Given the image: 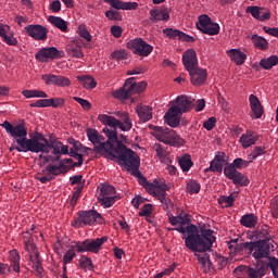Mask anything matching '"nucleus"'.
<instances>
[{
    "label": "nucleus",
    "instance_id": "20e7f679",
    "mask_svg": "<svg viewBox=\"0 0 278 278\" xmlns=\"http://www.w3.org/2000/svg\"><path fill=\"white\" fill-rule=\"evenodd\" d=\"M113 153H117V162L119 166H124L126 170L135 173L140 168V156L134 150L127 149L122 141H117V146L113 148Z\"/></svg>",
    "mask_w": 278,
    "mask_h": 278
},
{
    "label": "nucleus",
    "instance_id": "4c0bfd02",
    "mask_svg": "<svg viewBox=\"0 0 278 278\" xmlns=\"http://www.w3.org/2000/svg\"><path fill=\"white\" fill-rule=\"evenodd\" d=\"M194 255L199 264L201 265V269L203 270V273H212L214 270V264H212V261L210 260V254L195 253Z\"/></svg>",
    "mask_w": 278,
    "mask_h": 278
},
{
    "label": "nucleus",
    "instance_id": "37998d69",
    "mask_svg": "<svg viewBox=\"0 0 278 278\" xmlns=\"http://www.w3.org/2000/svg\"><path fill=\"white\" fill-rule=\"evenodd\" d=\"M98 121L102 123V125L111 127V129H117L118 119L112 115L100 114L98 115Z\"/></svg>",
    "mask_w": 278,
    "mask_h": 278
},
{
    "label": "nucleus",
    "instance_id": "4be33fe9",
    "mask_svg": "<svg viewBox=\"0 0 278 278\" xmlns=\"http://www.w3.org/2000/svg\"><path fill=\"white\" fill-rule=\"evenodd\" d=\"M245 12L251 14L253 18H256V21H260L261 23H264V21H270L271 14L270 10L267 8L251 5L245 9Z\"/></svg>",
    "mask_w": 278,
    "mask_h": 278
},
{
    "label": "nucleus",
    "instance_id": "ea45409f",
    "mask_svg": "<svg viewBox=\"0 0 278 278\" xmlns=\"http://www.w3.org/2000/svg\"><path fill=\"white\" fill-rule=\"evenodd\" d=\"M77 81L86 88V90H94L97 88V80L91 75H81L76 77Z\"/></svg>",
    "mask_w": 278,
    "mask_h": 278
},
{
    "label": "nucleus",
    "instance_id": "79ce46f5",
    "mask_svg": "<svg viewBox=\"0 0 278 278\" xmlns=\"http://www.w3.org/2000/svg\"><path fill=\"white\" fill-rule=\"evenodd\" d=\"M260 66L263 67L264 71H271L274 66H278V55L273 54L268 58H264L260 61Z\"/></svg>",
    "mask_w": 278,
    "mask_h": 278
},
{
    "label": "nucleus",
    "instance_id": "8fccbe9b",
    "mask_svg": "<svg viewBox=\"0 0 278 278\" xmlns=\"http://www.w3.org/2000/svg\"><path fill=\"white\" fill-rule=\"evenodd\" d=\"M100 195L99 199L108 198V197H116V188L112 185H100Z\"/></svg>",
    "mask_w": 278,
    "mask_h": 278
},
{
    "label": "nucleus",
    "instance_id": "c9c22d12",
    "mask_svg": "<svg viewBox=\"0 0 278 278\" xmlns=\"http://www.w3.org/2000/svg\"><path fill=\"white\" fill-rule=\"evenodd\" d=\"M62 173H68V166L50 164L42 169L41 175H48L49 177H52V179H55V177L62 175Z\"/></svg>",
    "mask_w": 278,
    "mask_h": 278
},
{
    "label": "nucleus",
    "instance_id": "c03bdc74",
    "mask_svg": "<svg viewBox=\"0 0 278 278\" xmlns=\"http://www.w3.org/2000/svg\"><path fill=\"white\" fill-rule=\"evenodd\" d=\"M178 164L182 170V173H188L192 166H194V163H192V156L190 154H184L178 159Z\"/></svg>",
    "mask_w": 278,
    "mask_h": 278
},
{
    "label": "nucleus",
    "instance_id": "b1692460",
    "mask_svg": "<svg viewBox=\"0 0 278 278\" xmlns=\"http://www.w3.org/2000/svg\"><path fill=\"white\" fill-rule=\"evenodd\" d=\"M152 149L153 151H155L156 157L161 162V164H173L175 156L170 154L168 148L162 146V143H154Z\"/></svg>",
    "mask_w": 278,
    "mask_h": 278
},
{
    "label": "nucleus",
    "instance_id": "393cba45",
    "mask_svg": "<svg viewBox=\"0 0 278 278\" xmlns=\"http://www.w3.org/2000/svg\"><path fill=\"white\" fill-rule=\"evenodd\" d=\"M182 64L188 72L199 68V59L197 58V51L194 49H188L184 52Z\"/></svg>",
    "mask_w": 278,
    "mask_h": 278
},
{
    "label": "nucleus",
    "instance_id": "473e14b6",
    "mask_svg": "<svg viewBox=\"0 0 278 278\" xmlns=\"http://www.w3.org/2000/svg\"><path fill=\"white\" fill-rule=\"evenodd\" d=\"M151 23H160V21H170L168 9H152L150 10Z\"/></svg>",
    "mask_w": 278,
    "mask_h": 278
},
{
    "label": "nucleus",
    "instance_id": "412c9836",
    "mask_svg": "<svg viewBox=\"0 0 278 278\" xmlns=\"http://www.w3.org/2000/svg\"><path fill=\"white\" fill-rule=\"evenodd\" d=\"M114 115L117 116V129L121 131H131L134 127V122L131 116L126 111H116Z\"/></svg>",
    "mask_w": 278,
    "mask_h": 278
},
{
    "label": "nucleus",
    "instance_id": "ddd939ff",
    "mask_svg": "<svg viewBox=\"0 0 278 278\" xmlns=\"http://www.w3.org/2000/svg\"><path fill=\"white\" fill-rule=\"evenodd\" d=\"M24 31L33 40L45 42L49 38V28L40 24H29L24 28Z\"/></svg>",
    "mask_w": 278,
    "mask_h": 278
},
{
    "label": "nucleus",
    "instance_id": "a19ab883",
    "mask_svg": "<svg viewBox=\"0 0 278 278\" xmlns=\"http://www.w3.org/2000/svg\"><path fill=\"white\" fill-rule=\"evenodd\" d=\"M257 216L253 213H250L241 217L240 225H242V227H247L248 229H253L257 226Z\"/></svg>",
    "mask_w": 278,
    "mask_h": 278
},
{
    "label": "nucleus",
    "instance_id": "58836bf2",
    "mask_svg": "<svg viewBox=\"0 0 278 278\" xmlns=\"http://www.w3.org/2000/svg\"><path fill=\"white\" fill-rule=\"evenodd\" d=\"M136 112L142 123H147L153 118V109L149 105H137Z\"/></svg>",
    "mask_w": 278,
    "mask_h": 278
},
{
    "label": "nucleus",
    "instance_id": "2eb2a0df",
    "mask_svg": "<svg viewBox=\"0 0 278 278\" xmlns=\"http://www.w3.org/2000/svg\"><path fill=\"white\" fill-rule=\"evenodd\" d=\"M65 55L64 50H58L55 47H49L39 50L35 58L38 62H47V60H60Z\"/></svg>",
    "mask_w": 278,
    "mask_h": 278
},
{
    "label": "nucleus",
    "instance_id": "774afa93",
    "mask_svg": "<svg viewBox=\"0 0 278 278\" xmlns=\"http://www.w3.org/2000/svg\"><path fill=\"white\" fill-rule=\"evenodd\" d=\"M269 268L271 273L274 274L275 278H278V260L273 257L269 260Z\"/></svg>",
    "mask_w": 278,
    "mask_h": 278
},
{
    "label": "nucleus",
    "instance_id": "cd10ccee",
    "mask_svg": "<svg viewBox=\"0 0 278 278\" xmlns=\"http://www.w3.org/2000/svg\"><path fill=\"white\" fill-rule=\"evenodd\" d=\"M250 110L252 112L251 117L254 119L262 118L264 116V106L260 101V98L255 94L249 96Z\"/></svg>",
    "mask_w": 278,
    "mask_h": 278
},
{
    "label": "nucleus",
    "instance_id": "c756f323",
    "mask_svg": "<svg viewBox=\"0 0 278 278\" xmlns=\"http://www.w3.org/2000/svg\"><path fill=\"white\" fill-rule=\"evenodd\" d=\"M257 140H260V136L257 135V132L253 130H247L239 138V143L241 144L242 149H249L257 144Z\"/></svg>",
    "mask_w": 278,
    "mask_h": 278
},
{
    "label": "nucleus",
    "instance_id": "09e8293b",
    "mask_svg": "<svg viewBox=\"0 0 278 278\" xmlns=\"http://www.w3.org/2000/svg\"><path fill=\"white\" fill-rule=\"evenodd\" d=\"M78 266L85 271L94 270V263H92V258L88 257L87 255H80L78 260Z\"/></svg>",
    "mask_w": 278,
    "mask_h": 278
},
{
    "label": "nucleus",
    "instance_id": "bb28decb",
    "mask_svg": "<svg viewBox=\"0 0 278 278\" xmlns=\"http://www.w3.org/2000/svg\"><path fill=\"white\" fill-rule=\"evenodd\" d=\"M0 38L9 47H16L18 45V39L14 37V31H12V28L8 24L0 23Z\"/></svg>",
    "mask_w": 278,
    "mask_h": 278
},
{
    "label": "nucleus",
    "instance_id": "bf43d9fd",
    "mask_svg": "<svg viewBox=\"0 0 278 278\" xmlns=\"http://www.w3.org/2000/svg\"><path fill=\"white\" fill-rule=\"evenodd\" d=\"M186 188L189 194H199L201 192V185L197 180H189Z\"/></svg>",
    "mask_w": 278,
    "mask_h": 278
},
{
    "label": "nucleus",
    "instance_id": "f257e3e1",
    "mask_svg": "<svg viewBox=\"0 0 278 278\" xmlns=\"http://www.w3.org/2000/svg\"><path fill=\"white\" fill-rule=\"evenodd\" d=\"M168 220L173 227L179 225V227L173 228L172 231L188 233L185 238V245L189 251L193 253H206V251H210L214 247L216 242L214 230L201 228L199 232V228L194 224H190L189 214L173 216L172 213L168 214Z\"/></svg>",
    "mask_w": 278,
    "mask_h": 278
},
{
    "label": "nucleus",
    "instance_id": "39448f33",
    "mask_svg": "<svg viewBox=\"0 0 278 278\" xmlns=\"http://www.w3.org/2000/svg\"><path fill=\"white\" fill-rule=\"evenodd\" d=\"M87 138L91 144H93L94 153L103 155V157H116L114 155V146L110 141H105V137L99 134V130L94 128L87 129Z\"/></svg>",
    "mask_w": 278,
    "mask_h": 278
},
{
    "label": "nucleus",
    "instance_id": "e433bc0d",
    "mask_svg": "<svg viewBox=\"0 0 278 278\" xmlns=\"http://www.w3.org/2000/svg\"><path fill=\"white\" fill-rule=\"evenodd\" d=\"M66 53L71 58H84V51L81 50V41L76 39L66 46Z\"/></svg>",
    "mask_w": 278,
    "mask_h": 278
},
{
    "label": "nucleus",
    "instance_id": "680f3d73",
    "mask_svg": "<svg viewBox=\"0 0 278 278\" xmlns=\"http://www.w3.org/2000/svg\"><path fill=\"white\" fill-rule=\"evenodd\" d=\"M251 164V160L247 161L241 157H238L233 161L232 166H235L236 170H240L242 168H247Z\"/></svg>",
    "mask_w": 278,
    "mask_h": 278
},
{
    "label": "nucleus",
    "instance_id": "7ed1b4c3",
    "mask_svg": "<svg viewBox=\"0 0 278 278\" xmlns=\"http://www.w3.org/2000/svg\"><path fill=\"white\" fill-rule=\"evenodd\" d=\"M38 227L36 225H31L29 230L22 232V240L24 242V249L29 255V260L37 277H42V274L45 273V268L42 267V258H40V252L38 251L36 242H34V233H38Z\"/></svg>",
    "mask_w": 278,
    "mask_h": 278
},
{
    "label": "nucleus",
    "instance_id": "5701e85b",
    "mask_svg": "<svg viewBox=\"0 0 278 278\" xmlns=\"http://www.w3.org/2000/svg\"><path fill=\"white\" fill-rule=\"evenodd\" d=\"M163 34L166 38H169V40H177V38L182 42H194L197 40L194 37L176 28H164Z\"/></svg>",
    "mask_w": 278,
    "mask_h": 278
},
{
    "label": "nucleus",
    "instance_id": "a878e982",
    "mask_svg": "<svg viewBox=\"0 0 278 278\" xmlns=\"http://www.w3.org/2000/svg\"><path fill=\"white\" fill-rule=\"evenodd\" d=\"M192 86H205L207 81V70L202 67H195L189 72Z\"/></svg>",
    "mask_w": 278,
    "mask_h": 278
},
{
    "label": "nucleus",
    "instance_id": "aec40b11",
    "mask_svg": "<svg viewBox=\"0 0 278 278\" xmlns=\"http://www.w3.org/2000/svg\"><path fill=\"white\" fill-rule=\"evenodd\" d=\"M235 275H247L250 278H262L264 275H266V269L264 266H256V268H252L247 265H240L235 268Z\"/></svg>",
    "mask_w": 278,
    "mask_h": 278
},
{
    "label": "nucleus",
    "instance_id": "1a4fd4ad",
    "mask_svg": "<svg viewBox=\"0 0 278 278\" xmlns=\"http://www.w3.org/2000/svg\"><path fill=\"white\" fill-rule=\"evenodd\" d=\"M108 242V236H102L97 239H85L84 241H76L75 248L77 253H94L96 255L101 253L103 244Z\"/></svg>",
    "mask_w": 278,
    "mask_h": 278
},
{
    "label": "nucleus",
    "instance_id": "4468645a",
    "mask_svg": "<svg viewBox=\"0 0 278 278\" xmlns=\"http://www.w3.org/2000/svg\"><path fill=\"white\" fill-rule=\"evenodd\" d=\"M224 175L227 177V179H230L235 186H249V178L240 173L238 169H236V166L233 164H228L224 168Z\"/></svg>",
    "mask_w": 278,
    "mask_h": 278
},
{
    "label": "nucleus",
    "instance_id": "f704fd0d",
    "mask_svg": "<svg viewBox=\"0 0 278 278\" xmlns=\"http://www.w3.org/2000/svg\"><path fill=\"white\" fill-rule=\"evenodd\" d=\"M226 55L230 58L231 62H235L237 66H242L247 62V53L242 52L240 49H230L226 51Z\"/></svg>",
    "mask_w": 278,
    "mask_h": 278
},
{
    "label": "nucleus",
    "instance_id": "3c124183",
    "mask_svg": "<svg viewBox=\"0 0 278 278\" xmlns=\"http://www.w3.org/2000/svg\"><path fill=\"white\" fill-rule=\"evenodd\" d=\"M167 144L176 148L184 147V144H186V139L181 138L175 130H173Z\"/></svg>",
    "mask_w": 278,
    "mask_h": 278
},
{
    "label": "nucleus",
    "instance_id": "4d7b16f0",
    "mask_svg": "<svg viewBox=\"0 0 278 278\" xmlns=\"http://www.w3.org/2000/svg\"><path fill=\"white\" fill-rule=\"evenodd\" d=\"M77 34L80 36V38H84L87 42H92V35H90V31L86 27V24H80L77 27Z\"/></svg>",
    "mask_w": 278,
    "mask_h": 278
},
{
    "label": "nucleus",
    "instance_id": "c85d7f7f",
    "mask_svg": "<svg viewBox=\"0 0 278 278\" xmlns=\"http://www.w3.org/2000/svg\"><path fill=\"white\" fill-rule=\"evenodd\" d=\"M168 190H170V187H168V185H164V189L156 197L157 201H160L161 203L162 210H164V212H167V216L168 214H173L170 213V210L175 207L173 200H170V198H168V195L166 194Z\"/></svg>",
    "mask_w": 278,
    "mask_h": 278
},
{
    "label": "nucleus",
    "instance_id": "de8ad7c7",
    "mask_svg": "<svg viewBox=\"0 0 278 278\" xmlns=\"http://www.w3.org/2000/svg\"><path fill=\"white\" fill-rule=\"evenodd\" d=\"M23 97H25V99H47V92L42 91V90H29V89H25L22 91Z\"/></svg>",
    "mask_w": 278,
    "mask_h": 278
},
{
    "label": "nucleus",
    "instance_id": "69168bd1",
    "mask_svg": "<svg viewBox=\"0 0 278 278\" xmlns=\"http://www.w3.org/2000/svg\"><path fill=\"white\" fill-rule=\"evenodd\" d=\"M105 16L109 21H123V15L118 11L109 10L105 12Z\"/></svg>",
    "mask_w": 278,
    "mask_h": 278
},
{
    "label": "nucleus",
    "instance_id": "7c9ffc66",
    "mask_svg": "<svg viewBox=\"0 0 278 278\" xmlns=\"http://www.w3.org/2000/svg\"><path fill=\"white\" fill-rule=\"evenodd\" d=\"M173 131L174 130L169 128L154 126L152 136L156 140H159V142H163V144H168V140H170V136L173 135Z\"/></svg>",
    "mask_w": 278,
    "mask_h": 278
},
{
    "label": "nucleus",
    "instance_id": "9b49d317",
    "mask_svg": "<svg viewBox=\"0 0 278 278\" xmlns=\"http://www.w3.org/2000/svg\"><path fill=\"white\" fill-rule=\"evenodd\" d=\"M197 28L202 34L207 36H218L220 34V25L218 23L212 22V17L207 14H202L198 17Z\"/></svg>",
    "mask_w": 278,
    "mask_h": 278
},
{
    "label": "nucleus",
    "instance_id": "a18cd8bd",
    "mask_svg": "<svg viewBox=\"0 0 278 278\" xmlns=\"http://www.w3.org/2000/svg\"><path fill=\"white\" fill-rule=\"evenodd\" d=\"M251 41L254 47L261 51H266L268 49V40L260 35H252Z\"/></svg>",
    "mask_w": 278,
    "mask_h": 278
},
{
    "label": "nucleus",
    "instance_id": "13d9d810",
    "mask_svg": "<svg viewBox=\"0 0 278 278\" xmlns=\"http://www.w3.org/2000/svg\"><path fill=\"white\" fill-rule=\"evenodd\" d=\"M112 60L121 62V60H127L129 58V52L125 49L115 50L111 53Z\"/></svg>",
    "mask_w": 278,
    "mask_h": 278
},
{
    "label": "nucleus",
    "instance_id": "6e6552de",
    "mask_svg": "<svg viewBox=\"0 0 278 278\" xmlns=\"http://www.w3.org/2000/svg\"><path fill=\"white\" fill-rule=\"evenodd\" d=\"M143 90H147V83H136V78L131 77L125 81L124 86L119 90L113 91V97L114 99L127 101L129 97L140 94Z\"/></svg>",
    "mask_w": 278,
    "mask_h": 278
},
{
    "label": "nucleus",
    "instance_id": "6e6d98bb",
    "mask_svg": "<svg viewBox=\"0 0 278 278\" xmlns=\"http://www.w3.org/2000/svg\"><path fill=\"white\" fill-rule=\"evenodd\" d=\"M103 132L106 134L108 139H105V142H109V144H113L116 142V146L118 144V135L116 130H110V128L105 127L103 128Z\"/></svg>",
    "mask_w": 278,
    "mask_h": 278
},
{
    "label": "nucleus",
    "instance_id": "f03ea898",
    "mask_svg": "<svg viewBox=\"0 0 278 278\" xmlns=\"http://www.w3.org/2000/svg\"><path fill=\"white\" fill-rule=\"evenodd\" d=\"M3 129L9 134L14 141L10 147V151H17L18 153H38L45 151L47 147L42 143L45 136L40 132H36L30 138H27V127L24 124L12 125L5 121L2 124Z\"/></svg>",
    "mask_w": 278,
    "mask_h": 278
},
{
    "label": "nucleus",
    "instance_id": "0eeeda50",
    "mask_svg": "<svg viewBox=\"0 0 278 278\" xmlns=\"http://www.w3.org/2000/svg\"><path fill=\"white\" fill-rule=\"evenodd\" d=\"M105 223V218L101 213L89 210V211H78L77 217H75L72 222V227L75 229H81L84 227H94V225H103Z\"/></svg>",
    "mask_w": 278,
    "mask_h": 278
},
{
    "label": "nucleus",
    "instance_id": "72a5a7b5",
    "mask_svg": "<svg viewBox=\"0 0 278 278\" xmlns=\"http://www.w3.org/2000/svg\"><path fill=\"white\" fill-rule=\"evenodd\" d=\"M114 10H138V2H125L122 0H104Z\"/></svg>",
    "mask_w": 278,
    "mask_h": 278
},
{
    "label": "nucleus",
    "instance_id": "f3484780",
    "mask_svg": "<svg viewBox=\"0 0 278 278\" xmlns=\"http://www.w3.org/2000/svg\"><path fill=\"white\" fill-rule=\"evenodd\" d=\"M41 144H45L46 148L38 153H49V149H53V155H68V146H64L60 140L54 139L49 142V140L43 137Z\"/></svg>",
    "mask_w": 278,
    "mask_h": 278
},
{
    "label": "nucleus",
    "instance_id": "6ab92c4d",
    "mask_svg": "<svg viewBox=\"0 0 278 278\" xmlns=\"http://www.w3.org/2000/svg\"><path fill=\"white\" fill-rule=\"evenodd\" d=\"M46 86H58V88H68L71 86V78L55 74H43L41 76Z\"/></svg>",
    "mask_w": 278,
    "mask_h": 278
},
{
    "label": "nucleus",
    "instance_id": "dca6fc26",
    "mask_svg": "<svg viewBox=\"0 0 278 278\" xmlns=\"http://www.w3.org/2000/svg\"><path fill=\"white\" fill-rule=\"evenodd\" d=\"M229 164V156L225 154L223 151H218L215 154V157L212 160L210 167L205 169V173H223V168L228 166Z\"/></svg>",
    "mask_w": 278,
    "mask_h": 278
},
{
    "label": "nucleus",
    "instance_id": "0e129e2a",
    "mask_svg": "<svg viewBox=\"0 0 278 278\" xmlns=\"http://www.w3.org/2000/svg\"><path fill=\"white\" fill-rule=\"evenodd\" d=\"M68 153L71 157H74V160H77V162H75L73 166H81L84 164V155L77 153V150L71 149Z\"/></svg>",
    "mask_w": 278,
    "mask_h": 278
},
{
    "label": "nucleus",
    "instance_id": "5fc2aeb1",
    "mask_svg": "<svg viewBox=\"0 0 278 278\" xmlns=\"http://www.w3.org/2000/svg\"><path fill=\"white\" fill-rule=\"evenodd\" d=\"M218 203L222 207H233V203H236V198H233V193L230 195H222L218 198Z\"/></svg>",
    "mask_w": 278,
    "mask_h": 278
},
{
    "label": "nucleus",
    "instance_id": "2f4dec72",
    "mask_svg": "<svg viewBox=\"0 0 278 278\" xmlns=\"http://www.w3.org/2000/svg\"><path fill=\"white\" fill-rule=\"evenodd\" d=\"M164 118L166 125H169V127H179V123H181V113H178V111L170 106L165 113Z\"/></svg>",
    "mask_w": 278,
    "mask_h": 278
},
{
    "label": "nucleus",
    "instance_id": "e2e57ef3",
    "mask_svg": "<svg viewBox=\"0 0 278 278\" xmlns=\"http://www.w3.org/2000/svg\"><path fill=\"white\" fill-rule=\"evenodd\" d=\"M101 205H103V207H112V205H114V203H116V195H111V197H106V198H98Z\"/></svg>",
    "mask_w": 278,
    "mask_h": 278
},
{
    "label": "nucleus",
    "instance_id": "9d476101",
    "mask_svg": "<svg viewBox=\"0 0 278 278\" xmlns=\"http://www.w3.org/2000/svg\"><path fill=\"white\" fill-rule=\"evenodd\" d=\"M126 47L134 53V55H138L139 58H149V55L153 53V46L149 45L142 38L129 40L126 43Z\"/></svg>",
    "mask_w": 278,
    "mask_h": 278
},
{
    "label": "nucleus",
    "instance_id": "864d4df0",
    "mask_svg": "<svg viewBox=\"0 0 278 278\" xmlns=\"http://www.w3.org/2000/svg\"><path fill=\"white\" fill-rule=\"evenodd\" d=\"M144 189L147 190V192L149 194H151L152 197H156L160 194V192H162L164 190V185H155L153 182H149Z\"/></svg>",
    "mask_w": 278,
    "mask_h": 278
},
{
    "label": "nucleus",
    "instance_id": "f8f14e48",
    "mask_svg": "<svg viewBox=\"0 0 278 278\" xmlns=\"http://www.w3.org/2000/svg\"><path fill=\"white\" fill-rule=\"evenodd\" d=\"M10 265L0 262V275H10L12 268L14 273H21V254L17 250H11L9 254Z\"/></svg>",
    "mask_w": 278,
    "mask_h": 278
},
{
    "label": "nucleus",
    "instance_id": "423d86ee",
    "mask_svg": "<svg viewBox=\"0 0 278 278\" xmlns=\"http://www.w3.org/2000/svg\"><path fill=\"white\" fill-rule=\"evenodd\" d=\"M268 240H270V235L266 232L265 239L257 241L243 242L242 249L245 255H252L256 262L268 257L270 253V247L268 245Z\"/></svg>",
    "mask_w": 278,
    "mask_h": 278
},
{
    "label": "nucleus",
    "instance_id": "603ef678",
    "mask_svg": "<svg viewBox=\"0 0 278 278\" xmlns=\"http://www.w3.org/2000/svg\"><path fill=\"white\" fill-rule=\"evenodd\" d=\"M261 155H266V147L256 146L251 151V153L248 154V160H250V162H253L254 160H257V157H260Z\"/></svg>",
    "mask_w": 278,
    "mask_h": 278
},
{
    "label": "nucleus",
    "instance_id": "338daca9",
    "mask_svg": "<svg viewBox=\"0 0 278 278\" xmlns=\"http://www.w3.org/2000/svg\"><path fill=\"white\" fill-rule=\"evenodd\" d=\"M51 99H41L30 104V108H51Z\"/></svg>",
    "mask_w": 278,
    "mask_h": 278
},
{
    "label": "nucleus",
    "instance_id": "49530a36",
    "mask_svg": "<svg viewBox=\"0 0 278 278\" xmlns=\"http://www.w3.org/2000/svg\"><path fill=\"white\" fill-rule=\"evenodd\" d=\"M48 21L61 31H68V24H66V21H64L62 17L51 15L49 16Z\"/></svg>",
    "mask_w": 278,
    "mask_h": 278
},
{
    "label": "nucleus",
    "instance_id": "052dcab7",
    "mask_svg": "<svg viewBox=\"0 0 278 278\" xmlns=\"http://www.w3.org/2000/svg\"><path fill=\"white\" fill-rule=\"evenodd\" d=\"M77 257V252H75V247L72 245L63 256V264H71L74 258Z\"/></svg>",
    "mask_w": 278,
    "mask_h": 278
},
{
    "label": "nucleus",
    "instance_id": "a211bd4d",
    "mask_svg": "<svg viewBox=\"0 0 278 278\" xmlns=\"http://www.w3.org/2000/svg\"><path fill=\"white\" fill-rule=\"evenodd\" d=\"M194 108V99L189 98L188 96H178L172 104V109L176 112L186 114Z\"/></svg>",
    "mask_w": 278,
    "mask_h": 278
}]
</instances>
